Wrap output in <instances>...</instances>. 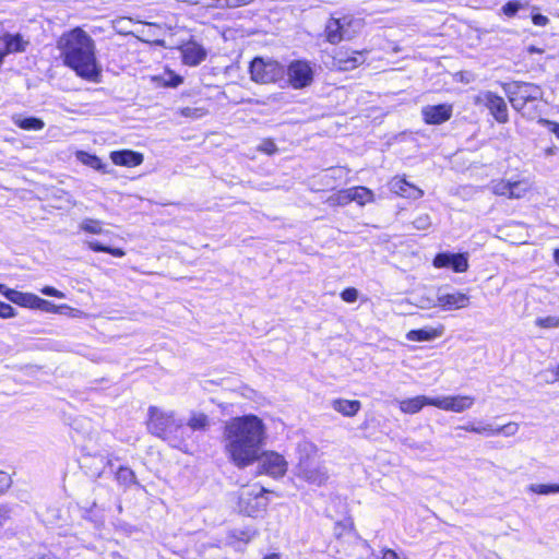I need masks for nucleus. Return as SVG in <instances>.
<instances>
[{
	"label": "nucleus",
	"instance_id": "1",
	"mask_svg": "<svg viewBox=\"0 0 559 559\" xmlns=\"http://www.w3.org/2000/svg\"><path fill=\"white\" fill-rule=\"evenodd\" d=\"M224 440L230 461L243 468L260 457L266 440V427L255 415L235 417L225 425Z\"/></svg>",
	"mask_w": 559,
	"mask_h": 559
},
{
	"label": "nucleus",
	"instance_id": "2",
	"mask_svg": "<svg viewBox=\"0 0 559 559\" xmlns=\"http://www.w3.org/2000/svg\"><path fill=\"white\" fill-rule=\"evenodd\" d=\"M64 64L75 71L82 79L96 82L100 70L95 57V43L81 28L64 34L59 41Z\"/></svg>",
	"mask_w": 559,
	"mask_h": 559
},
{
	"label": "nucleus",
	"instance_id": "3",
	"mask_svg": "<svg viewBox=\"0 0 559 559\" xmlns=\"http://www.w3.org/2000/svg\"><path fill=\"white\" fill-rule=\"evenodd\" d=\"M146 425L148 432L166 441L169 445L182 452L189 451L188 428H185L183 420L178 418L175 412L150 406Z\"/></svg>",
	"mask_w": 559,
	"mask_h": 559
},
{
	"label": "nucleus",
	"instance_id": "4",
	"mask_svg": "<svg viewBox=\"0 0 559 559\" xmlns=\"http://www.w3.org/2000/svg\"><path fill=\"white\" fill-rule=\"evenodd\" d=\"M264 493L265 489L257 484L242 487L239 493V511L248 516L262 514L269 504Z\"/></svg>",
	"mask_w": 559,
	"mask_h": 559
},
{
	"label": "nucleus",
	"instance_id": "5",
	"mask_svg": "<svg viewBox=\"0 0 559 559\" xmlns=\"http://www.w3.org/2000/svg\"><path fill=\"white\" fill-rule=\"evenodd\" d=\"M249 70L251 80L260 84L276 83L285 76V68L272 59L254 58Z\"/></svg>",
	"mask_w": 559,
	"mask_h": 559
},
{
	"label": "nucleus",
	"instance_id": "6",
	"mask_svg": "<svg viewBox=\"0 0 559 559\" xmlns=\"http://www.w3.org/2000/svg\"><path fill=\"white\" fill-rule=\"evenodd\" d=\"M359 25V21L352 16H343L340 19L332 17L325 25L326 39L331 44H337L342 40L352 39L355 35V27Z\"/></svg>",
	"mask_w": 559,
	"mask_h": 559
},
{
	"label": "nucleus",
	"instance_id": "7",
	"mask_svg": "<svg viewBox=\"0 0 559 559\" xmlns=\"http://www.w3.org/2000/svg\"><path fill=\"white\" fill-rule=\"evenodd\" d=\"M509 99L515 110H522L528 102L537 100L540 88L532 83H514L508 88Z\"/></svg>",
	"mask_w": 559,
	"mask_h": 559
},
{
	"label": "nucleus",
	"instance_id": "8",
	"mask_svg": "<svg viewBox=\"0 0 559 559\" xmlns=\"http://www.w3.org/2000/svg\"><path fill=\"white\" fill-rule=\"evenodd\" d=\"M288 83L296 90L304 88L313 80V69L306 60L292 61L285 69Z\"/></svg>",
	"mask_w": 559,
	"mask_h": 559
},
{
	"label": "nucleus",
	"instance_id": "9",
	"mask_svg": "<svg viewBox=\"0 0 559 559\" xmlns=\"http://www.w3.org/2000/svg\"><path fill=\"white\" fill-rule=\"evenodd\" d=\"M255 462H259L261 474H266L273 478L283 477L288 467L285 457L274 451H261L260 457Z\"/></svg>",
	"mask_w": 559,
	"mask_h": 559
},
{
	"label": "nucleus",
	"instance_id": "10",
	"mask_svg": "<svg viewBox=\"0 0 559 559\" xmlns=\"http://www.w3.org/2000/svg\"><path fill=\"white\" fill-rule=\"evenodd\" d=\"M297 476L314 486L324 485L329 478L325 467L310 459L300 460L297 466Z\"/></svg>",
	"mask_w": 559,
	"mask_h": 559
},
{
	"label": "nucleus",
	"instance_id": "11",
	"mask_svg": "<svg viewBox=\"0 0 559 559\" xmlns=\"http://www.w3.org/2000/svg\"><path fill=\"white\" fill-rule=\"evenodd\" d=\"M475 104L485 106L499 123L508 121L507 103L501 96L490 91L480 92L475 97Z\"/></svg>",
	"mask_w": 559,
	"mask_h": 559
},
{
	"label": "nucleus",
	"instance_id": "12",
	"mask_svg": "<svg viewBox=\"0 0 559 559\" xmlns=\"http://www.w3.org/2000/svg\"><path fill=\"white\" fill-rule=\"evenodd\" d=\"M366 61L362 51L338 49L333 55L332 67L341 71H350Z\"/></svg>",
	"mask_w": 559,
	"mask_h": 559
},
{
	"label": "nucleus",
	"instance_id": "13",
	"mask_svg": "<svg viewBox=\"0 0 559 559\" xmlns=\"http://www.w3.org/2000/svg\"><path fill=\"white\" fill-rule=\"evenodd\" d=\"M475 399L471 395H448L435 397V407L445 412L462 413L473 407Z\"/></svg>",
	"mask_w": 559,
	"mask_h": 559
},
{
	"label": "nucleus",
	"instance_id": "14",
	"mask_svg": "<svg viewBox=\"0 0 559 559\" xmlns=\"http://www.w3.org/2000/svg\"><path fill=\"white\" fill-rule=\"evenodd\" d=\"M433 266L450 267L454 272L463 273L468 269V260L465 253H438L433 259Z\"/></svg>",
	"mask_w": 559,
	"mask_h": 559
},
{
	"label": "nucleus",
	"instance_id": "15",
	"mask_svg": "<svg viewBox=\"0 0 559 559\" xmlns=\"http://www.w3.org/2000/svg\"><path fill=\"white\" fill-rule=\"evenodd\" d=\"M421 114L426 123L440 124L448 121L452 116V106L447 104L425 106Z\"/></svg>",
	"mask_w": 559,
	"mask_h": 559
},
{
	"label": "nucleus",
	"instance_id": "16",
	"mask_svg": "<svg viewBox=\"0 0 559 559\" xmlns=\"http://www.w3.org/2000/svg\"><path fill=\"white\" fill-rule=\"evenodd\" d=\"M469 305V296L461 292L438 294L436 306L443 310L463 309Z\"/></svg>",
	"mask_w": 559,
	"mask_h": 559
},
{
	"label": "nucleus",
	"instance_id": "17",
	"mask_svg": "<svg viewBox=\"0 0 559 559\" xmlns=\"http://www.w3.org/2000/svg\"><path fill=\"white\" fill-rule=\"evenodd\" d=\"M444 333V326L438 324L436 326H425L418 330H411L406 333V340L411 342H430L441 337Z\"/></svg>",
	"mask_w": 559,
	"mask_h": 559
},
{
	"label": "nucleus",
	"instance_id": "18",
	"mask_svg": "<svg viewBox=\"0 0 559 559\" xmlns=\"http://www.w3.org/2000/svg\"><path fill=\"white\" fill-rule=\"evenodd\" d=\"M181 55L185 64L198 66L205 57V49L195 41H189L181 47Z\"/></svg>",
	"mask_w": 559,
	"mask_h": 559
},
{
	"label": "nucleus",
	"instance_id": "19",
	"mask_svg": "<svg viewBox=\"0 0 559 559\" xmlns=\"http://www.w3.org/2000/svg\"><path fill=\"white\" fill-rule=\"evenodd\" d=\"M110 158L115 165L124 167H135L143 163V155L130 150L111 152Z\"/></svg>",
	"mask_w": 559,
	"mask_h": 559
},
{
	"label": "nucleus",
	"instance_id": "20",
	"mask_svg": "<svg viewBox=\"0 0 559 559\" xmlns=\"http://www.w3.org/2000/svg\"><path fill=\"white\" fill-rule=\"evenodd\" d=\"M427 405L435 406V397L417 395L415 397L402 400L399 403L400 411L404 414H416Z\"/></svg>",
	"mask_w": 559,
	"mask_h": 559
},
{
	"label": "nucleus",
	"instance_id": "21",
	"mask_svg": "<svg viewBox=\"0 0 559 559\" xmlns=\"http://www.w3.org/2000/svg\"><path fill=\"white\" fill-rule=\"evenodd\" d=\"M0 41H2L1 50H2V60L9 53L22 52L25 51L27 41L23 39V37L19 34L10 35L7 34L4 36H0Z\"/></svg>",
	"mask_w": 559,
	"mask_h": 559
},
{
	"label": "nucleus",
	"instance_id": "22",
	"mask_svg": "<svg viewBox=\"0 0 559 559\" xmlns=\"http://www.w3.org/2000/svg\"><path fill=\"white\" fill-rule=\"evenodd\" d=\"M3 295L13 304L25 308L36 309L35 305L37 304L38 296L32 293H22L15 289L5 288Z\"/></svg>",
	"mask_w": 559,
	"mask_h": 559
},
{
	"label": "nucleus",
	"instance_id": "23",
	"mask_svg": "<svg viewBox=\"0 0 559 559\" xmlns=\"http://www.w3.org/2000/svg\"><path fill=\"white\" fill-rule=\"evenodd\" d=\"M185 428H188L190 439L193 431H206L210 428V418L206 414L201 412H192L189 416Z\"/></svg>",
	"mask_w": 559,
	"mask_h": 559
},
{
	"label": "nucleus",
	"instance_id": "24",
	"mask_svg": "<svg viewBox=\"0 0 559 559\" xmlns=\"http://www.w3.org/2000/svg\"><path fill=\"white\" fill-rule=\"evenodd\" d=\"M332 407L342 415L352 417L359 412L361 404L357 400L337 399L332 402Z\"/></svg>",
	"mask_w": 559,
	"mask_h": 559
},
{
	"label": "nucleus",
	"instance_id": "25",
	"mask_svg": "<svg viewBox=\"0 0 559 559\" xmlns=\"http://www.w3.org/2000/svg\"><path fill=\"white\" fill-rule=\"evenodd\" d=\"M352 202H356L359 205H365L374 201L373 192L366 187H353L350 188Z\"/></svg>",
	"mask_w": 559,
	"mask_h": 559
},
{
	"label": "nucleus",
	"instance_id": "26",
	"mask_svg": "<svg viewBox=\"0 0 559 559\" xmlns=\"http://www.w3.org/2000/svg\"><path fill=\"white\" fill-rule=\"evenodd\" d=\"M13 122L24 130H41L45 127V123L41 119L35 117H22L15 116L13 117Z\"/></svg>",
	"mask_w": 559,
	"mask_h": 559
},
{
	"label": "nucleus",
	"instance_id": "27",
	"mask_svg": "<svg viewBox=\"0 0 559 559\" xmlns=\"http://www.w3.org/2000/svg\"><path fill=\"white\" fill-rule=\"evenodd\" d=\"M76 159L93 169L104 171V173L106 171L105 170L106 166L103 164L102 159L98 158L96 155H92L90 153L79 151L76 153Z\"/></svg>",
	"mask_w": 559,
	"mask_h": 559
},
{
	"label": "nucleus",
	"instance_id": "28",
	"mask_svg": "<svg viewBox=\"0 0 559 559\" xmlns=\"http://www.w3.org/2000/svg\"><path fill=\"white\" fill-rule=\"evenodd\" d=\"M103 222L95 218L85 217L79 224L80 230L92 234V235H102L105 234L103 228Z\"/></svg>",
	"mask_w": 559,
	"mask_h": 559
},
{
	"label": "nucleus",
	"instance_id": "29",
	"mask_svg": "<svg viewBox=\"0 0 559 559\" xmlns=\"http://www.w3.org/2000/svg\"><path fill=\"white\" fill-rule=\"evenodd\" d=\"M531 189V183L523 179L518 181H511L510 183V199H521L523 198L527 191Z\"/></svg>",
	"mask_w": 559,
	"mask_h": 559
},
{
	"label": "nucleus",
	"instance_id": "30",
	"mask_svg": "<svg viewBox=\"0 0 559 559\" xmlns=\"http://www.w3.org/2000/svg\"><path fill=\"white\" fill-rule=\"evenodd\" d=\"M87 247L94 252H106L117 258H122L126 255L124 250L120 248H111L96 240L87 241Z\"/></svg>",
	"mask_w": 559,
	"mask_h": 559
},
{
	"label": "nucleus",
	"instance_id": "31",
	"mask_svg": "<svg viewBox=\"0 0 559 559\" xmlns=\"http://www.w3.org/2000/svg\"><path fill=\"white\" fill-rule=\"evenodd\" d=\"M352 202L350 188L343 189L332 194L328 199V203L332 206H342Z\"/></svg>",
	"mask_w": 559,
	"mask_h": 559
},
{
	"label": "nucleus",
	"instance_id": "32",
	"mask_svg": "<svg viewBox=\"0 0 559 559\" xmlns=\"http://www.w3.org/2000/svg\"><path fill=\"white\" fill-rule=\"evenodd\" d=\"M116 479L123 486H130L135 483V475L129 467L121 466L116 473Z\"/></svg>",
	"mask_w": 559,
	"mask_h": 559
},
{
	"label": "nucleus",
	"instance_id": "33",
	"mask_svg": "<svg viewBox=\"0 0 559 559\" xmlns=\"http://www.w3.org/2000/svg\"><path fill=\"white\" fill-rule=\"evenodd\" d=\"M527 490L537 495L557 493L559 492V485L532 484L527 487Z\"/></svg>",
	"mask_w": 559,
	"mask_h": 559
},
{
	"label": "nucleus",
	"instance_id": "34",
	"mask_svg": "<svg viewBox=\"0 0 559 559\" xmlns=\"http://www.w3.org/2000/svg\"><path fill=\"white\" fill-rule=\"evenodd\" d=\"M510 183L511 181L508 180H493L490 183V190L492 193L501 197H508L510 195Z\"/></svg>",
	"mask_w": 559,
	"mask_h": 559
},
{
	"label": "nucleus",
	"instance_id": "35",
	"mask_svg": "<svg viewBox=\"0 0 559 559\" xmlns=\"http://www.w3.org/2000/svg\"><path fill=\"white\" fill-rule=\"evenodd\" d=\"M36 309L38 310H41V311H45V312H50V313H57V312H60L61 309H70L68 306L66 305H62V306H56L53 305L52 302L48 301V300H45V299H41L38 297L37 299V304L35 305Z\"/></svg>",
	"mask_w": 559,
	"mask_h": 559
},
{
	"label": "nucleus",
	"instance_id": "36",
	"mask_svg": "<svg viewBox=\"0 0 559 559\" xmlns=\"http://www.w3.org/2000/svg\"><path fill=\"white\" fill-rule=\"evenodd\" d=\"M535 324L543 329H558L559 316H548L545 318H537Z\"/></svg>",
	"mask_w": 559,
	"mask_h": 559
},
{
	"label": "nucleus",
	"instance_id": "37",
	"mask_svg": "<svg viewBox=\"0 0 559 559\" xmlns=\"http://www.w3.org/2000/svg\"><path fill=\"white\" fill-rule=\"evenodd\" d=\"M390 190L401 197H403V194L405 193L406 191V187H407V180L404 179V178H401V177H394L390 183Z\"/></svg>",
	"mask_w": 559,
	"mask_h": 559
},
{
	"label": "nucleus",
	"instance_id": "38",
	"mask_svg": "<svg viewBox=\"0 0 559 559\" xmlns=\"http://www.w3.org/2000/svg\"><path fill=\"white\" fill-rule=\"evenodd\" d=\"M498 435H503L506 437L514 436L519 431V424L516 423H508L503 426L497 427Z\"/></svg>",
	"mask_w": 559,
	"mask_h": 559
},
{
	"label": "nucleus",
	"instance_id": "39",
	"mask_svg": "<svg viewBox=\"0 0 559 559\" xmlns=\"http://www.w3.org/2000/svg\"><path fill=\"white\" fill-rule=\"evenodd\" d=\"M413 225L418 230H426L430 227L431 219L429 215L423 214L414 219Z\"/></svg>",
	"mask_w": 559,
	"mask_h": 559
},
{
	"label": "nucleus",
	"instance_id": "40",
	"mask_svg": "<svg viewBox=\"0 0 559 559\" xmlns=\"http://www.w3.org/2000/svg\"><path fill=\"white\" fill-rule=\"evenodd\" d=\"M423 194H424L423 190H420L419 188H417L416 186H414L407 181L406 191L403 194V198H409V199L416 200V199L421 198Z\"/></svg>",
	"mask_w": 559,
	"mask_h": 559
},
{
	"label": "nucleus",
	"instance_id": "41",
	"mask_svg": "<svg viewBox=\"0 0 559 559\" xmlns=\"http://www.w3.org/2000/svg\"><path fill=\"white\" fill-rule=\"evenodd\" d=\"M341 297L346 302H355L358 298V290L354 287H348L341 293Z\"/></svg>",
	"mask_w": 559,
	"mask_h": 559
},
{
	"label": "nucleus",
	"instance_id": "42",
	"mask_svg": "<svg viewBox=\"0 0 559 559\" xmlns=\"http://www.w3.org/2000/svg\"><path fill=\"white\" fill-rule=\"evenodd\" d=\"M15 316H16V312L11 305L0 301V318L9 319V318H13Z\"/></svg>",
	"mask_w": 559,
	"mask_h": 559
},
{
	"label": "nucleus",
	"instance_id": "43",
	"mask_svg": "<svg viewBox=\"0 0 559 559\" xmlns=\"http://www.w3.org/2000/svg\"><path fill=\"white\" fill-rule=\"evenodd\" d=\"M11 485V476L4 471H0V495L4 493Z\"/></svg>",
	"mask_w": 559,
	"mask_h": 559
},
{
	"label": "nucleus",
	"instance_id": "44",
	"mask_svg": "<svg viewBox=\"0 0 559 559\" xmlns=\"http://www.w3.org/2000/svg\"><path fill=\"white\" fill-rule=\"evenodd\" d=\"M259 151L267 154V155H272L274 154L276 151H277V147L275 145V143L272 141V140H264L260 145H259Z\"/></svg>",
	"mask_w": 559,
	"mask_h": 559
},
{
	"label": "nucleus",
	"instance_id": "45",
	"mask_svg": "<svg viewBox=\"0 0 559 559\" xmlns=\"http://www.w3.org/2000/svg\"><path fill=\"white\" fill-rule=\"evenodd\" d=\"M520 8V3L510 1L502 7V11L507 16H513L516 14Z\"/></svg>",
	"mask_w": 559,
	"mask_h": 559
},
{
	"label": "nucleus",
	"instance_id": "46",
	"mask_svg": "<svg viewBox=\"0 0 559 559\" xmlns=\"http://www.w3.org/2000/svg\"><path fill=\"white\" fill-rule=\"evenodd\" d=\"M44 295L50 296V297H57V298H64V294L55 287L51 286H45L40 290Z\"/></svg>",
	"mask_w": 559,
	"mask_h": 559
},
{
	"label": "nucleus",
	"instance_id": "47",
	"mask_svg": "<svg viewBox=\"0 0 559 559\" xmlns=\"http://www.w3.org/2000/svg\"><path fill=\"white\" fill-rule=\"evenodd\" d=\"M478 430H480V431H478L479 435H486V436H496V435H498L497 428H495L490 424L479 425L478 426Z\"/></svg>",
	"mask_w": 559,
	"mask_h": 559
},
{
	"label": "nucleus",
	"instance_id": "48",
	"mask_svg": "<svg viewBox=\"0 0 559 559\" xmlns=\"http://www.w3.org/2000/svg\"><path fill=\"white\" fill-rule=\"evenodd\" d=\"M532 21L537 26H545L549 22L548 17L540 13L533 14Z\"/></svg>",
	"mask_w": 559,
	"mask_h": 559
},
{
	"label": "nucleus",
	"instance_id": "49",
	"mask_svg": "<svg viewBox=\"0 0 559 559\" xmlns=\"http://www.w3.org/2000/svg\"><path fill=\"white\" fill-rule=\"evenodd\" d=\"M381 559H406L405 557L396 554L394 550L392 549H385L382 551V557Z\"/></svg>",
	"mask_w": 559,
	"mask_h": 559
},
{
	"label": "nucleus",
	"instance_id": "50",
	"mask_svg": "<svg viewBox=\"0 0 559 559\" xmlns=\"http://www.w3.org/2000/svg\"><path fill=\"white\" fill-rule=\"evenodd\" d=\"M461 429H464L465 431H468V432H474V433H478V426L473 424V423H468L464 426H461L460 427Z\"/></svg>",
	"mask_w": 559,
	"mask_h": 559
},
{
	"label": "nucleus",
	"instance_id": "51",
	"mask_svg": "<svg viewBox=\"0 0 559 559\" xmlns=\"http://www.w3.org/2000/svg\"><path fill=\"white\" fill-rule=\"evenodd\" d=\"M552 379L548 382H559V365L551 370Z\"/></svg>",
	"mask_w": 559,
	"mask_h": 559
},
{
	"label": "nucleus",
	"instance_id": "52",
	"mask_svg": "<svg viewBox=\"0 0 559 559\" xmlns=\"http://www.w3.org/2000/svg\"><path fill=\"white\" fill-rule=\"evenodd\" d=\"M9 514L5 509H0V526L4 524V522L8 520Z\"/></svg>",
	"mask_w": 559,
	"mask_h": 559
},
{
	"label": "nucleus",
	"instance_id": "53",
	"mask_svg": "<svg viewBox=\"0 0 559 559\" xmlns=\"http://www.w3.org/2000/svg\"><path fill=\"white\" fill-rule=\"evenodd\" d=\"M547 123L550 126V131L559 138V123L549 121H547Z\"/></svg>",
	"mask_w": 559,
	"mask_h": 559
},
{
	"label": "nucleus",
	"instance_id": "54",
	"mask_svg": "<svg viewBox=\"0 0 559 559\" xmlns=\"http://www.w3.org/2000/svg\"><path fill=\"white\" fill-rule=\"evenodd\" d=\"M182 82L181 78L180 76H174L171 82H169V85L171 86H177L179 85L180 83Z\"/></svg>",
	"mask_w": 559,
	"mask_h": 559
},
{
	"label": "nucleus",
	"instance_id": "55",
	"mask_svg": "<svg viewBox=\"0 0 559 559\" xmlns=\"http://www.w3.org/2000/svg\"><path fill=\"white\" fill-rule=\"evenodd\" d=\"M554 259H555V262L559 265V249L555 250Z\"/></svg>",
	"mask_w": 559,
	"mask_h": 559
},
{
	"label": "nucleus",
	"instance_id": "56",
	"mask_svg": "<svg viewBox=\"0 0 559 559\" xmlns=\"http://www.w3.org/2000/svg\"><path fill=\"white\" fill-rule=\"evenodd\" d=\"M263 559H280V556L277 554H271Z\"/></svg>",
	"mask_w": 559,
	"mask_h": 559
},
{
	"label": "nucleus",
	"instance_id": "57",
	"mask_svg": "<svg viewBox=\"0 0 559 559\" xmlns=\"http://www.w3.org/2000/svg\"><path fill=\"white\" fill-rule=\"evenodd\" d=\"M546 154H547V155H551V154H554V148H552V147L547 148V150H546Z\"/></svg>",
	"mask_w": 559,
	"mask_h": 559
},
{
	"label": "nucleus",
	"instance_id": "58",
	"mask_svg": "<svg viewBox=\"0 0 559 559\" xmlns=\"http://www.w3.org/2000/svg\"><path fill=\"white\" fill-rule=\"evenodd\" d=\"M5 288H7V287H5L4 285L0 284V292H1L2 294H3V292L5 290Z\"/></svg>",
	"mask_w": 559,
	"mask_h": 559
},
{
	"label": "nucleus",
	"instance_id": "59",
	"mask_svg": "<svg viewBox=\"0 0 559 559\" xmlns=\"http://www.w3.org/2000/svg\"><path fill=\"white\" fill-rule=\"evenodd\" d=\"M237 2H240V3H248L250 2L251 0H236Z\"/></svg>",
	"mask_w": 559,
	"mask_h": 559
},
{
	"label": "nucleus",
	"instance_id": "60",
	"mask_svg": "<svg viewBox=\"0 0 559 559\" xmlns=\"http://www.w3.org/2000/svg\"><path fill=\"white\" fill-rule=\"evenodd\" d=\"M41 559H50V558H41Z\"/></svg>",
	"mask_w": 559,
	"mask_h": 559
}]
</instances>
